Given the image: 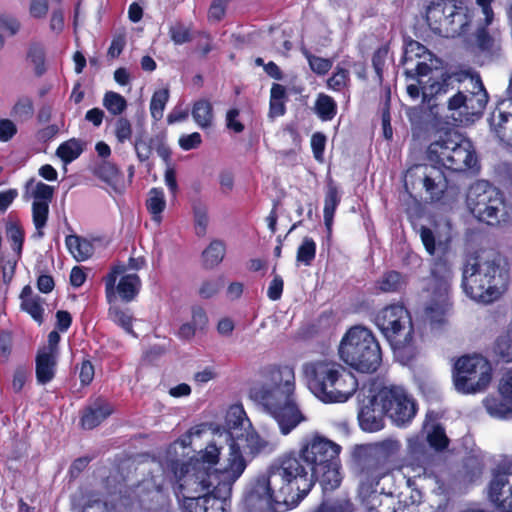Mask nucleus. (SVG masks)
<instances>
[{"instance_id":"1","label":"nucleus","mask_w":512,"mask_h":512,"mask_svg":"<svg viewBox=\"0 0 512 512\" xmlns=\"http://www.w3.org/2000/svg\"><path fill=\"white\" fill-rule=\"evenodd\" d=\"M341 446L319 434L306 436L300 449L283 455L258 476L245 497L249 512H283L312 489L311 471L337 459Z\"/></svg>"},{"instance_id":"2","label":"nucleus","mask_w":512,"mask_h":512,"mask_svg":"<svg viewBox=\"0 0 512 512\" xmlns=\"http://www.w3.org/2000/svg\"><path fill=\"white\" fill-rule=\"evenodd\" d=\"M246 460L239 448L232 444L230 457L223 470L208 473L190 462H177L170 460L167 468L160 469L159 475H152L150 480L139 483L134 490L139 505L156 512L160 503L163 507L168 504L163 491L170 485L180 501L181 497L202 495L209 492L220 498H228L232 492V486L246 469Z\"/></svg>"},{"instance_id":"3","label":"nucleus","mask_w":512,"mask_h":512,"mask_svg":"<svg viewBox=\"0 0 512 512\" xmlns=\"http://www.w3.org/2000/svg\"><path fill=\"white\" fill-rule=\"evenodd\" d=\"M260 375L261 381L250 388L249 397L275 419L283 435H288L306 421L295 398L294 368L270 364L261 369Z\"/></svg>"},{"instance_id":"4","label":"nucleus","mask_w":512,"mask_h":512,"mask_svg":"<svg viewBox=\"0 0 512 512\" xmlns=\"http://www.w3.org/2000/svg\"><path fill=\"white\" fill-rule=\"evenodd\" d=\"M509 281V265L500 252L482 250L470 257L462 270V288L471 299L489 304L500 298Z\"/></svg>"},{"instance_id":"5","label":"nucleus","mask_w":512,"mask_h":512,"mask_svg":"<svg viewBox=\"0 0 512 512\" xmlns=\"http://www.w3.org/2000/svg\"><path fill=\"white\" fill-rule=\"evenodd\" d=\"M401 443L385 439L374 444L357 445L352 451L353 469L359 477V494L368 497L376 492L380 480L393 469Z\"/></svg>"},{"instance_id":"6","label":"nucleus","mask_w":512,"mask_h":512,"mask_svg":"<svg viewBox=\"0 0 512 512\" xmlns=\"http://www.w3.org/2000/svg\"><path fill=\"white\" fill-rule=\"evenodd\" d=\"M302 372L309 390L324 403L345 402L358 387L355 376L334 361L304 363Z\"/></svg>"},{"instance_id":"7","label":"nucleus","mask_w":512,"mask_h":512,"mask_svg":"<svg viewBox=\"0 0 512 512\" xmlns=\"http://www.w3.org/2000/svg\"><path fill=\"white\" fill-rule=\"evenodd\" d=\"M338 352L343 362L362 373L375 372L382 362L379 342L371 330L360 325L345 333Z\"/></svg>"},{"instance_id":"8","label":"nucleus","mask_w":512,"mask_h":512,"mask_svg":"<svg viewBox=\"0 0 512 512\" xmlns=\"http://www.w3.org/2000/svg\"><path fill=\"white\" fill-rule=\"evenodd\" d=\"M469 212L480 222L495 225L512 221V205L503 193L485 180L473 183L466 195Z\"/></svg>"},{"instance_id":"9","label":"nucleus","mask_w":512,"mask_h":512,"mask_svg":"<svg viewBox=\"0 0 512 512\" xmlns=\"http://www.w3.org/2000/svg\"><path fill=\"white\" fill-rule=\"evenodd\" d=\"M472 90L456 88L447 100L451 118L459 125H469L479 119L488 103V93L479 76L471 77Z\"/></svg>"},{"instance_id":"10","label":"nucleus","mask_w":512,"mask_h":512,"mask_svg":"<svg viewBox=\"0 0 512 512\" xmlns=\"http://www.w3.org/2000/svg\"><path fill=\"white\" fill-rule=\"evenodd\" d=\"M430 29L443 37H456L467 32L469 17L456 0H432L426 8Z\"/></svg>"},{"instance_id":"11","label":"nucleus","mask_w":512,"mask_h":512,"mask_svg":"<svg viewBox=\"0 0 512 512\" xmlns=\"http://www.w3.org/2000/svg\"><path fill=\"white\" fill-rule=\"evenodd\" d=\"M492 379V367L481 355H466L454 364L453 381L456 390L475 394L486 390Z\"/></svg>"},{"instance_id":"12","label":"nucleus","mask_w":512,"mask_h":512,"mask_svg":"<svg viewBox=\"0 0 512 512\" xmlns=\"http://www.w3.org/2000/svg\"><path fill=\"white\" fill-rule=\"evenodd\" d=\"M375 324L393 350H403L412 344L413 325L408 310L398 304L389 305L375 316Z\"/></svg>"},{"instance_id":"13","label":"nucleus","mask_w":512,"mask_h":512,"mask_svg":"<svg viewBox=\"0 0 512 512\" xmlns=\"http://www.w3.org/2000/svg\"><path fill=\"white\" fill-rule=\"evenodd\" d=\"M376 400L385 416L397 427L409 425L417 414L416 401L402 386H382L376 391Z\"/></svg>"},{"instance_id":"14","label":"nucleus","mask_w":512,"mask_h":512,"mask_svg":"<svg viewBox=\"0 0 512 512\" xmlns=\"http://www.w3.org/2000/svg\"><path fill=\"white\" fill-rule=\"evenodd\" d=\"M459 74H442L439 79L430 77L427 81L419 79V85L422 89V103L426 104L431 113H437L438 100L449 93L455 91L454 83H460Z\"/></svg>"},{"instance_id":"15","label":"nucleus","mask_w":512,"mask_h":512,"mask_svg":"<svg viewBox=\"0 0 512 512\" xmlns=\"http://www.w3.org/2000/svg\"><path fill=\"white\" fill-rule=\"evenodd\" d=\"M462 138L463 135L454 129H447L440 132L437 139L428 146V160L444 167Z\"/></svg>"},{"instance_id":"16","label":"nucleus","mask_w":512,"mask_h":512,"mask_svg":"<svg viewBox=\"0 0 512 512\" xmlns=\"http://www.w3.org/2000/svg\"><path fill=\"white\" fill-rule=\"evenodd\" d=\"M407 176H417L432 198H439L447 187L443 170L435 165H416L407 171Z\"/></svg>"},{"instance_id":"17","label":"nucleus","mask_w":512,"mask_h":512,"mask_svg":"<svg viewBox=\"0 0 512 512\" xmlns=\"http://www.w3.org/2000/svg\"><path fill=\"white\" fill-rule=\"evenodd\" d=\"M385 412L378 406L376 391L360 401L358 421L361 429L366 432H377L384 428Z\"/></svg>"},{"instance_id":"18","label":"nucleus","mask_w":512,"mask_h":512,"mask_svg":"<svg viewBox=\"0 0 512 512\" xmlns=\"http://www.w3.org/2000/svg\"><path fill=\"white\" fill-rule=\"evenodd\" d=\"M450 308L449 293L433 290L432 297L424 309V321L430 325L432 330H438L447 323Z\"/></svg>"},{"instance_id":"19","label":"nucleus","mask_w":512,"mask_h":512,"mask_svg":"<svg viewBox=\"0 0 512 512\" xmlns=\"http://www.w3.org/2000/svg\"><path fill=\"white\" fill-rule=\"evenodd\" d=\"M226 498H220L214 494L195 495L180 498L182 512H225Z\"/></svg>"},{"instance_id":"20","label":"nucleus","mask_w":512,"mask_h":512,"mask_svg":"<svg viewBox=\"0 0 512 512\" xmlns=\"http://www.w3.org/2000/svg\"><path fill=\"white\" fill-rule=\"evenodd\" d=\"M512 475L511 467L507 470L497 471L489 485V499L500 512H512V488L509 489L510 495L501 499L502 489L510 483L509 477Z\"/></svg>"},{"instance_id":"21","label":"nucleus","mask_w":512,"mask_h":512,"mask_svg":"<svg viewBox=\"0 0 512 512\" xmlns=\"http://www.w3.org/2000/svg\"><path fill=\"white\" fill-rule=\"evenodd\" d=\"M476 163L477 157L473 145L470 140L463 136L444 167L454 172H464L473 168Z\"/></svg>"},{"instance_id":"22","label":"nucleus","mask_w":512,"mask_h":512,"mask_svg":"<svg viewBox=\"0 0 512 512\" xmlns=\"http://www.w3.org/2000/svg\"><path fill=\"white\" fill-rule=\"evenodd\" d=\"M438 248L442 250L443 254L434 259L433 266L431 268V275L435 281L433 290L449 293L450 281L453 273L451 263L444 254L447 249V244L439 242Z\"/></svg>"},{"instance_id":"23","label":"nucleus","mask_w":512,"mask_h":512,"mask_svg":"<svg viewBox=\"0 0 512 512\" xmlns=\"http://www.w3.org/2000/svg\"><path fill=\"white\" fill-rule=\"evenodd\" d=\"M500 106L503 107V110H500L498 115L493 113L491 126L502 142L511 144L512 124L509 118L512 117V95H507V98L500 102Z\"/></svg>"},{"instance_id":"24","label":"nucleus","mask_w":512,"mask_h":512,"mask_svg":"<svg viewBox=\"0 0 512 512\" xmlns=\"http://www.w3.org/2000/svg\"><path fill=\"white\" fill-rule=\"evenodd\" d=\"M312 486L318 480L322 486L323 493L332 492L337 489L342 482L340 473L339 457L323 466V469L311 471Z\"/></svg>"},{"instance_id":"25","label":"nucleus","mask_w":512,"mask_h":512,"mask_svg":"<svg viewBox=\"0 0 512 512\" xmlns=\"http://www.w3.org/2000/svg\"><path fill=\"white\" fill-rule=\"evenodd\" d=\"M113 412L112 406L103 398H97L83 410L81 426L91 430L102 423Z\"/></svg>"},{"instance_id":"26","label":"nucleus","mask_w":512,"mask_h":512,"mask_svg":"<svg viewBox=\"0 0 512 512\" xmlns=\"http://www.w3.org/2000/svg\"><path fill=\"white\" fill-rule=\"evenodd\" d=\"M246 424L250 426L249 419L246 417V413L243 408L241 406H232L226 416L228 432L225 437L227 440H230V444L228 446V457H230V447L232 444H235L240 448L236 440L240 439V437L243 436V433H238V430L245 429ZM239 450L241 451V449Z\"/></svg>"},{"instance_id":"27","label":"nucleus","mask_w":512,"mask_h":512,"mask_svg":"<svg viewBox=\"0 0 512 512\" xmlns=\"http://www.w3.org/2000/svg\"><path fill=\"white\" fill-rule=\"evenodd\" d=\"M222 449L223 447L219 446L216 442H211L205 449L199 451L196 456L191 457L188 462L200 469L207 470L208 473L223 470L224 464H221L220 468H215L219 464Z\"/></svg>"},{"instance_id":"28","label":"nucleus","mask_w":512,"mask_h":512,"mask_svg":"<svg viewBox=\"0 0 512 512\" xmlns=\"http://www.w3.org/2000/svg\"><path fill=\"white\" fill-rule=\"evenodd\" d=\"M57 353L39 350L36 356V379L41 385L49 383L55 376Z\"/></svg>"},{"instance_id":"29","label":"nucleus","mask_w":512,"mask_h":512,"mask_svg":"<svg viewBox=\"0 0 512 512\" xmlns=\"http://www.w3.org/2000/svg\"><path fill=\"white\" fill-rule=\"evenodd\" d=\"M94 175L107 183L114 191L121 192L124 189V177L120 169L114 163L103 160L94 169Z\"/></svg>"},{"instance_id":"30","label":"nucleus","mask_w":512,"mask_h":512,"mask_svg":"<svg viewBox=\"0 0 512 512\" xmlns=\"http://www.w3.org/2000/svg\"><path fill=\"white\" fill-rule=\"evenodd\" d=\"M477 48L486 56L491 58L500 56L501 46L500 39L490 35L486 26H479L475 33Z\"/></svg>"},{"instance_id":"31","label":"nucleus","mask_w":512,"mask_h":512,"mask_svg":"<svg viewBox=\"0 0 512 512\" xmlns=\"http://www.w3.org/2000/svg\"><path fill=\"white\" fill-rule=\"evenodd\" d=\"M408 450L411 458L417 465L426 471L432 467L438 456L431 452L423 442L418 439H410L408 444Z\"/></svg>"},{"instance_id":"32","label":"nucleus","mask_w":512,"mask_h":512,"mask_svg":"<svg viewBox=\"0 0 512 512\" xmlns=\"http://www.w3.org/2000/svg\"><path fill=\"white\" fill-rule=\"evenodd\" d=\"M192 429L188 431L185 435L174 441L169 445L164 458L159 462L160 469L167 468L170 460H176L177 462H186L184 460V454H179L178 449H186L192 443Z\"/></svg>"},{"instance_id":"33","label":"nucleus","mask_w":512,"mask_h":512,"mask_svg":"<svg viewBox=\"0 0 512 512\" xmlns=\"http://www.w3.org/2000/svg\"><path fill=\"white\" fill-rule=\"evenodd\" d=\"M141 287V280L135 273L127 274L120 278L116 290L125 302L132 301L139 293Z\"/></svg>"},{"instance_id":"34","label":"nucleus","mask_w":512,"mask_h":512,"mask_svg":"<svg viewBox=\"0 0 512 512\" xmlns=\"http://www.w3.org/2000/svg\"><path fill=\"white\" fill-rule=\"evenodd\" d=\"M484 406L487 412L500 419H511L512 418V399H504L496 397H487L484 400Z\"/></svg>"},{"instance_id":"35","label":"nucleus","mask_w":512,"mask_h":512,"mask_svg":"<svg viewBox=\"0 0 512 512\" xmlns=\"http://www.w3.org/2000/svg\"><path fill=\"white\" fill-rule=\"evenodd\" d=\"M226 247L223 241L213 240L209 246L202 252L203 266L206 269H213L224 259Z\"/></svg>"},{"instance_id":"36","label":"nucleus","mask_w":512,"mask_h":512,"mask_svg":"<svg viewBox=\"0 0 512 512\" xmlns=\"http://www.w3.org/2000/svg\"><path fill=\"white\" fill-rule=\"evenodd\" d=\"M66 245L77 261H84L92 256L94 248L90 241L77 235L66 237Z\"/></svg>"},{"instance_id":"37","label":"nucleus","mask_w":512,"mask_h":512,"mask_svg":"<svg viewBox=\"0 0 512 512\" xmlns=\"http://www.w3.org/2000/svg\"><path fill=\"white\" fill-rule=\"evenodd\" d=\"M287 99L286 89L283 85L274 83L270 92L269 117L276 118L286 112L285 100Z\"/></svg>"},{"instance_id":"38","label":"nucleus","mask_w":512,"mask_h":512,"mask_svg":"<svg viewBox=\"0 0 512 512\" xmlns=\"http://www.w3.org/2000/svg\"><path fill=\"white\" fill-rule=\"evenodd\" d=\"M340 202L338 190L335 186L330 185L325 194L324 201V223L328 231V235L332 232L333 218L335 210Z\"/></svg>"},{"instance_id":"39","label":"nucleus","mask_w":512,"mask_h":512,"mask_svg":"<svg viewBox=\"0 0 512 512\" xmlns=\"http://www.w3.org/2000/svg\"><path fill=\"white\" fill-rule=\"evenodd\" d=\"M7 239L12 242V249L18 257L21 256L23 243H24V230L18 220H13L11 216L8 217L5 227Z\"/></svg>"},{"instance_id":"40","label":"nucleus","mask_w":512,"mask_h":512,"mask_svg":"<svg viewBox=\"0 0 512 512\" xmlns=\"http://www.w3.org/2000/svg\"><path fill=\"white\" fill-rule=\"evenodd\" d=\"M84 150V144L81 140L72 138L69 139L57 148L56 155L65 163H71L77 159Z\"/></svg>"},{"instance_id":"41","label":"nucleus","mask_w":512,"mask_h":512,"mask_svg":"<svg viewBox=\"0 0 512 512\" xmlns=\"http://www.w3.org/2000/svg\"><path fill=\"white\" fill-rule=\"evenodd\" d=\"M433 54L420 42L410 39L405 42L404 54L402 63L407 64L416 59H423L432 61Z\"/></svg>"},{"instance_id":"42","label":"nucleus","mask_w":512,"mask_h":512,"mask_svg":"<svg viewBox=\"0 0 512 512\" xmlns=\"http://www.w3.org/2000/svg\"><path fill=\"white\" fill-rule=\"evenodd\" d=\"M147 210L151 213L152 219L159 222L161 220V213L166 207L164 192L159 188H152L148 193L146 200Z\"/></svg>"},{"instance_id":"43","label":"nucleus","mask_w":512,"mask_h":512,"mask_svg":"<svg viewBox=\"0 0 512 512\" xmlns=\"http://www.w3.org/2000/svg\"><path fill=\"white\" fill-rule=\"evenodd\" d=\"M315 112L321 120L330 121L337 114V104L331 96L320 93L315 102Z\"/></svg>"},{"instance_id":"44","label":"nucleus","mask_w":512,"mask_h":512,"mask_svg":"<svg viewBox=\"0 0 512 512\" xmlns=\"http://www.w3.org/2000/svg\"><path fill=\"white\" fill-rule=\"evenodd\" d=\"M34 179H30L26 183L27 191L30 190L31 197L34 199L33 202L49 203L53 199L54 188L50 185H47L41 181L34 184Z\"/></svg>"},{"instance_id":"45","label":"nucleus","mask_w":512,"mask_h":512,"mask_svg":"<svg viewBox=\"0 0 512 512\" xmlns=\"http://www.w3.org/2000/svg\"><path fill=\"white\" fill-rule=\"evenodd\" d=\"M192 116L201 128L209 127L213 119V108L211 103L204 99L195 102L192 109Z\"/></svg>"},{"instance_id":"46","label":"nucleus","mask_w":512,"mask_h":512,"mask_svg":"<svg viewBox=\"0 0 512 512\" xmlns=\"http://www.w3.org/2000/svg\"><path fill=\"white\" fill-rule=\"evenodd\" d=\"M493 350L503 361H512V328H508L497 337Z\"/></svg>"},{"instance_id":"47","label":"nucleus","mask_w":512,"mask_h":512,"mask_svg":"<svg viewBox=\"0 0 512 512\" xmlns=\"http://www.w3.org/2000/svg\"><path fill=\"white\" fill-rule=\"evenodd\" d=\"M49 216V205L46 203H32V218L36 228L34 237L42 238L44 236L43 229L47 224Z\"/></svg>"},{"instance_id":"48","label":"nucleus","mask_w":512,"mask_h":512,"mask_svg":"<svg viewBox=\"0 0 512 512\" xmlns=\"http://www.w3.org/2000/svg\"><path fill=\"white\" fill-rule=\"evenodd\" d=\"M382 292H397L405 285L403 275L397 271H388L377 282Z\"/></svg>"},{"instance_id":"49","label":"nucleus","mask_w":512,"mask_h":512,"mask_svg":"<svg viewBox=\"0 0 512 512\" xmlns=\"http://www.w3.org/2000/svg\"><path fill=\"white\" fill-rule=\"evenodd\" d=\"M246 447L253 455L259 453H269L275 449V444L262 438L256 432H248L246 434Z\"/></svg>"},{"instance_id":"50","label":"nucleus","mask_w":512,"mask_h":512,"mask_svg":"<svg viewBox=\"0 0 512 512\" xmlns=\"http://www.w3.org/2000/svg\"><path fill=\"white\" fill-rule=\"evenodd\" d=\"M103 106L114 116L121 115L127 108L126 99L117 92L108 91L103 98Z\"/></svg>"},{"instance_id":"51","label":"nucleus","mask_w":512,"mask_h":512,"mask_svg":"<svg viewBox=\"0 0 512 512\" xmlns=\"http://www.w3.org/2000/svg\"><path fill=\"white\" fill-rule=\"evenodd\" d=\"M193 214L195 222V232L197 236L202 237L206 234L209 222L208 208L201 201H195L193 203Z\"/></svg>"},{"instance_id":"52","label":"nucleus","mask_w":512,"mask_h":512,"mask_svg":"<svg viewBox=\"0 0 512 512\" xmlns=\"http://www.w3.org/2000/svg\"><path fill=\"white\" fill-rule=\"evenodd\" d=\"M133 145L137 159L140 162H146L150 159L154 149V142H152V137L147 139L144 136V132H138Z\"/></svg>"},{"instance_id":"53","label":"nucleus","mask_w":512,"mask_h":512,"mask_svg":"<svg viewBox=\"0 0 512 512\" xmlns=\"http://www.w3.org/2000/svg\"><path fill=\"white\" fill-rule=\"evenodd\" d=\"M354 504L349 498H337L334 501L323 500L313 512H353Z\"/></svg>"},{"instance_id":"54","label":"nucleus","mask_w":512,"mask_h":512,"mask_svg":"<svg viewBox=\"0 0 512 512\" xmlns=\"http://www.w3.org/2000/svg\"><path fill=\"white\" fill-rule=\"evenodd\" d=\"M350 84V72L348 69L337 65L331 77L327 79V86L334 91H342Z\"/></svg>"},{"instance_id":"55","label":"nucleus","mask_w":512,"mask_h":512,"mask_svg":"<svg viewBox=\"0 0 512 512\" xmlns=\"http://www.w3.org/2000/svg\"><path fill=\"white\" fill-rule=\"evenodd\" d=\"M316 256V243L310 237H305L297 250V262L310 266Z\"/></svg>"},{"instance_id":"56","label":"nucleus","mask_w":512,"mask_h":512,"mask_svg":"<svg viewBox=\"0 0 512 512\" xmlns=\"http://www.w3.org/2000/svg\"><path fill=\"white\" fill-rule=\"evenodd\" d=\"M169 100V90L167 88L155 91L150 101L151 116L155 120H160L166 103Z\"/></svg>"},{"instance_id":"57","label":"nucleus","mask_w":512,"mask_h":512,"mask_svg":"<svg viewBox=\"0 0 512 512\" xmlns=\"http://www.w3.org/2000/svg\"><path fill=\"white\" fill-rule=\"evenodd\" d=\"M427 441L430 447L434 448L436 451H443L448 447L450 442L441 424L433 426L432 430L427 435Z\"/></svg>"},{"instance_id":"58","label":"nucleus","mask_w":512,"mask_h":512,"mask_svg":"<svg viewBox=\"0 0 512 512\" xmlns=\"http://www.w3.org/2000/svg\"><path fill=\"white\" fill-rule=\"evenodd\" d=\"M44 300L40 296L31 300H23L20 304L22 311L28 313L38 324H42L44 321Z\"/></svg>"},{"instance_id":"59","label":"nucleus","mask_w":512,"mask_h":512,"mask_svg":"<svg viewBox=\"0 0 512 512\" xmlns=\"http://www.w3.org/2000/svg\"><path fill=\"white\" fill-rule=\"evenodd\" d=\"M27 57L34 64L36 75L41 76L45 71V52L43 46L37 42L31 43Z\"/></svg>"},{"instance_id":"60","label":"nucleus","mask_w":512,"mask_h":512,"mask_svg":"<svg viewBox=\"0 0 512 512\" xmlns=\"http://www.w3.org/2000/svg\"><path fill=\"white\" fill-rule=\"evenodd\" d=\"M108 317L115 324L122 327L127 333L135 336V333H134L133 327H132L133 318L127 312L123 311L122 309H120L117 306H112L109 308Z\"/></svg>"},{"instance_id":"61","label":"nucleus","mask_w":512,"mask_h":512,"mask_svg":"<svg viewBox=\"0 0 512 512\" xmlns=\"http://www.w3.org/2000/svg\"><path fill=\"white\" fill-rule=\"evenodd\" d=\"M302 53L307 59L311 70L318 74L324 75L332 68V61L311 54L306 48H302Z\"/></svg>"},{"instance_id":"62","label":"nucleus","mask_w":512,"mask_h":512,"mask_svg":"<svg viewBox=\"0 0 512 512\" xmlns=\"http://www.w3.org/2000/svg\"><path fill=\"white\" fill-rule=\"evenodd\" d=\"M114 132L119 143H124L131 139L132 125L125 117H119L115 121Z\"/></svg>"},{"instance_id":"63","label":"nucleus","mask_w":512,"mask_h":512,"mask_svg":"<svg viewBox=\"0 0 512 512\" xmlns=\"http://www.w3.org/2000/svg\"><path fill=\"white\" fill-rule=\"evenodd\" d=\"M169 34L172 41L177 45H181L192 40L189 29L182 23L172 25L169 29Z\"/></svg>"},{"instance_id":"64","label":"nucleus","mask_w":512,"mask_h":512,"mask_svg":"<svg viewBox=\"0 0 512 512\" xmlns=\"http://www.w3.org/2000/svg\"><path fill=\"white\" fill-rule=\"evenodd\" d=\"M14 115L19 119L26 120L33 115L34 107L33 102L29 97L20 98L15 104Z\"/></svg>"}]
</instances>
